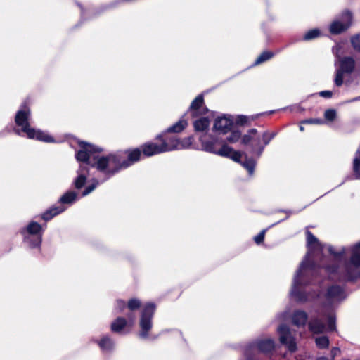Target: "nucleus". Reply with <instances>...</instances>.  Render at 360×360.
I'll return each instance as SVG.
<instances>
[{
  "label": "nucleus",
  "instance_id": "obj_8",
  "mask_svg": "<svg viewBox=\"0 0 360 360\" xmlns=\"http://www.w3.org/2000/svg\"><path fill=\"white\" fill-rule=\"evenodd\" d=\"M209 112L208 108L205 105L204 96L202 94L198 95L191 102L186 114L190 112L193 118L200 116H204Z\"/></svg>",
  "mask_w": 360,
  "mask_h": 360
},
{
  "label": "nucleus",
  "instance_id": "obj_10",
  "mask_svg": "<svg viewBox=\"0 0 360 360\" xmlns=\"http://www.w3.org/2000/svg\"><path fill=\"white\" fill-rule=\"evenodd\" d=\"M233 125V118L231 115H223L214 120L213 129L222 134L231 131Z\"/></svg>",
  "mask_w": 360,
  "mask_h": 360
},
{
  "label": "nucleus",
  "instance_id": "obj_52",
  "mask_svg": "<svg viewBox=\"0 0 360 360\" xmlns=\"http://www.w3.org/2000/svg\"><path fill=\"white\" fill-rule=\"evenodd\" d=\"M325 269L327 272L330 274H335L338 270V266L337 265H327L325 267Z\"/></svg>",
  "mask_w": 360,
  "mask_h": 360
},
{
  "label": "nucleus",
  "instance_id": "obj_39",
  "mask_svg": "<svg viewBox=\"0 0 360 360\" xmlns=\"http://www.w3.org/2000/svg\"><path fill=\"white\" fill-rule=\"evenodd\" d=\"M99 184V182L97 179H94V182L89 185H88L83 192L82 193V196H86L91 193Z\"/></svg>",
  "mask_w": 360,
  "mask_h": 360
},
{
  "label": "nucleus",
  "instance_id": "obj_20",
  "mask_svg": "<svg viewBox=\"0 0 360 360\" xmlns=\"http://www.w3.org/2000/svg\"><path fill=\"white\" fill-rule=\"evenodd\" d=\"M95 342L105 352H111L115 345L113 340L108 335L103 336L99 340H95Z\"/></svg>",
  "mask_w": 360,
  "mask_h": 360
},
{
  "label": "nucleus",
  "instance_id": "obj_56",
  "mask_svg": "<svg viewBox=\"0 0 360 360\" xmlns=\"http://www.w3.org/2000/svg\"><path fill=\"white\" fill-rule=\"evenodd\" d=\"M359 99H360V97H358V98H354L352 101H358V100H359Z\"/></svg>",
  "mask_w": 360,
  "mask_h": 360
},
{
  "label": "nucleus",
  "instance_id": "obj_34",
  "mask_svg": "<svg viewBox=\"0 0 360 360\" xmlns=\"http://www.w3.org/2000/svg\"><path fill=\"white\" fill-rule=\"evenodd\" d=\"M257 134V130L256 129H251L248 130V134H245L241 138V143L244 146H248L252 139L254 138L252 135H256Z\"/></svg>",
  "mask_w": 360,
  "mask_h": 360
},
{
  "label": "nucleus",
  "instance_id": "obj_14",
  "mask_svg": "<svg viewBox=\"0 0 360 360\" xmlns=\"http://www.w3.org/2000/svg\"><path fill=\"white\" fill-rule=\"evenodd\" d=\"M141 307V302L137 298H131L127 302V309L129 312L126 313V316L129 322L134 323L135 320L134 311L139 310Z\"/></svg>",
  "mask_w": 360,
  "mask_h": 360
},
{
  "label": "nucleus",
  "instance_id": "obj_55",
  "mask_svg": "<svg viewBox=\"0 0 360 360\" xmlns=\"http://www.w3.org/2000/svg\"><path fill=\"white\" fill-rule=\"evenodd\" d=\"M316 360H333V359H330V358L326 357V356H321V357H318L316 359Z\"/></svg>",
  "mask_w": 360,
  "mask_h": 360
},
{
  "label": "nucleus",
  "instance_id": "obj_45",
  "mask_svg": "<svg viewBox=\"0 0 360 360\" xmlns=\"http://www.w3.org/2000/svg\"><path fill=\"white\" fill-rule=\"evenodd\" d=\"M127 308V303L122 300H117L116 301L115 309L118 313L123 312L124 310Z\"/></svg>",
  "mask_w": 360,
  "mask_h": 360
},
{
  "label": "nucleus",
  "instance_id": "obj_4",
  "mask_svg": "<svg viewBox=\"0 0 360 360\" xmlns=\"http://www.w3.org/2000/svg\"><path fill=\"white\" fill-rule=\"evenodd\" d=\"M320 269L314 260L306 259L300 264L294 279L295 286L292 290V295L297 302L304 303L309 300V293L300 290L298 287L314 284Z\"/></svg>",
  "mask_w": 360,
  "mask_h": 360
},
{
  "label": "nucleus",
  "instance_id": "obj_42",
  "mask_svg": "<svg viewBox=\"0 0 360 360\" xmlns=\"http://www.w3.org/2000/svg\"><path fill=\"white\" fill-rule=\"evenodd\" d=\"M353 171L356 179H360V157L354 158L353 162Z\"/></svg>",
  "mask_w": 360,
  "mask_h": 360
},
{
  "label": "nucleus",
  "instance_id": "obj_15",
  "mask_svg": "<svg viewBox=\"0 0 360 360\" xmlns=\"http://www.w3.org/2000/svg\"><path fill=\"white\" fill-rule=\"evenodd\" d=\"M344 294V289L338 285H331L328 287L325 294L326 299L331 302L333 299L340 298Z\"/></svg>",
  "mask_w": 360,
  "mask_h": 360
},
{
  "label": "nucleus",
  "instance_id": "obj_5",
  "mask_svg": "<svg viewBox=\"0 0 360 360\" xmlns=\"http://www.w3.org/2000/svg\"><path fill=\"white\" fill-rule=\"evenodd\" d=\"M46 227V223L41 225L37 221H31L20 230V234L30 248H40L43 234Z\"/></svg>",
  "mask_w": 360,
  "mask_h": 360
},
{
  "label": "nucleus",
  "instance_id": "obj_28",
  "mask_svg": "<svg viewBox=\"0 0 360 360\" xmlns=\"http://www.w3.org/2000/svg\"><path fill=\"white\" fill-rule=\"evenodd\" d=\"M350 263L356 266H360V242L356 243L352 250Z\"/></svg>",
  "mask_w": 360,
  "mask_h": 360
},
{
  "label": "nucleus",
  "instance_id": "obj_24",
  "mask_svg": "<svg viewBox=\"0 0 360 360\" xmlns=\"http://www.w3.org/2000/svg\"><path fill=\"white\" fill-rule=\"evenodd\" d=\"M200 141L203 150L213 154L217 153V151L218 150L217 148V144L218 143L217 139L212 138L211 140L205 141L200 138Z\"/></svg>",
  "mask_w": 360,
  "mask_h": 360
},
{
  "label": "nucleus",
  "instance_id": "obj_21",
  "mask_svg": "<svg viewBox=\"0 0 360 360\" xmlns=\"http://www.w3.org/2000/svg\"><path fill=\"white\" fill-rule=\"evenodd\" d=\"M244 160L241 161L240 165L248 171L250 176L255 173L257 161L252 157H249L247 153H243Z\"/></svg>",
  "mask_w": 360,
  "mask_h": 360
},
{
  "label": "nucleus",
  "instance_id": "obj_29",
  "mask_svg": "<svg viewBox=\"0 0 360 360\" xmlns=\"http://www.w3.org/2000/svg\"><path fill=\"white\" fill-rule=\"evenodd\" d=\"M193 141L194 137L193 135L184 139L179 138L178 150L189 148L192 146Z\"/></svg>",
  "mask_w": 360,
  "mask_h": 360
},
{
  "label": "nucleus",
  "instance_id": "obj_2",
  "mask_svg": "<svg viewBox=\"0 0 360 360\" xmlns=\"http://www.w3.org/2000/svg\"><path fill=\"white\" fill-rule=\"evenodd\" d=\"M78 145L79 149L77 151L75 158L77 161L86 164L85 166L95 167L108 178L113 176L121 171L115 172L117 165L112 162V156L122 153L124 150L114 153H109L105 156H99L98 154L103 151L101 148L83 141H79Z\"/></svg>",
  "mask_w": 360,
  "mask_h": 360
},
{
  "label": "nucleus",
  "instance_id": "obj_17",
  "mask_svg": "<svg viewBox=\"0 0 360 360\" xmlns=\"http://www.w3.org/2000/svg\"><path fill=\"white\" fill-rule=\"evenodd\" d=\"M186 115V113H184L178 122L168 127L166 129L167 130V132L176 134L181 133L184 130H185L188 125V121L185 118Z\"/></svg>",
  "mask_w": 360,
  "mask_h": 360
},
{
  "label": "nucleus",
  "instance_id": "obj_6",
  "mask_svg": "<svg viewBox=\"0 0 360 360\" xmlns=\"http://www.w3.org/2000/svg\"><path fill=\"white\" fill-rule=\"evenodd\" d=\"M157 306L154 302H147L141 311L139 336L146 339L153 328V319L155 315Z\"/></svg>",
  "mask_w": 360,
  "mask_h": 360
},
{
  "label": "nucleus",
  "instance_id": "obj_36",
  "mask_svg": "<svg viewBox=\"0 0 360 360\" xmlns=\"http://www.w3.org/2000/svg\"><path fill=\"white\" fill-rule=\"evenodd\" d=\"M276 132L266 131L262 134V145L267 146L271 141L276 136Z\"/></svg>",
  "mask_w": 360,
  "mask_h": 360
},
{
  "label": "nucleus",
  "instance_id": "obj_32",
  "mask_svg": "<svg viewBox=\"0 0 360 360\" xmlns=\"http://www.w3.org/2000/svg\"><path fill=\"white\" fill-rule=\"evenodd\" d=\"M233 149V148L229 146L225 142H224L221 144V147L217 151L216 155L229 158Z\"/></svg>",
  "mask_w": 360,
  "mask_h": 360
},
{
  "label": "nucleus",
  "instance_id": "obj_40",
  "mask_svg": "<svg viewBox=\"0 0 360 360\" xmlns=\"http://www.w3.org/2000/svg\"><path fill=\"white\" fill-rule=\"evenodd\" d=\"M244 153H241L238 150H235L233 149L231 155H229V159L232 160L233 161L240 164L242 161V157L243 156Z\"/></svg>",
  "mask_w": 360,
  "mask_h": 360
},
{
  "label": "nucleus",
  "instance_id": "obj_33",
  "mask_svg": "<svg viewBox=\"0 0 360 360\" xmlns=\"http://www.w3.org/2000/svg\"><path fill=\"white\" fill-rule=\"evenodd\" d=\"M315 342L319 349H326L330 345L329 338L325 335L317 337L315 340Z\"/></svg>",
  "mask_w": 360,
  "mask_h": 360
},
{
  "label": "nucleus",
  "instance_id": "obj_31",
  "mask_svg": "<svg viewBox=\"0 0 360 360\" xmlns=\"http://www.w3.org/2000/svg\"><path fill=\"white\" fill-rule=\"evenodd\" d=\"M274 53L271 51H264L257 58L255 65L263 63L274 56Z\"/></svg>",
  "mask_w": 360,
  "mask_h": 360
},
{
  "label": "nucleus",
  "instance_id": "obj_19",
  "mask_svg": "<svg viewBox=\"0 0 360 360\" xmlns=\"http://www.w3.org/2000/svg\"><path fill=\"white\" fill-rule=\"evenodd\" d=\"M210 124V120L207 117H203L195 120L193 123V129L194 131L198 132H205L208 130Z\"/></svg>",
  "mask_w": 360,
  "mask_h": 360
},
{
  "label": "nucleus",
  "instance_id": "obj_11",
  "mask_svg": "<svg viewBox=\"0 0 360 360\" xmlns=\"http://www.w3.org/2000/svg\"><path fill=\"white\" fill-rule=\"evenodd\" d=\"M66 210L65 205H52L48 210L41 213L38 217L45 222L51 221L57 215L61 214Z\"/></svg>",
  "mask_w": 360,
  "mask_h": 360
},
{
  "label": "nucleus",
  "instance_id": "obj_7",
  "mask_svg": "<svg viewBox=\"0 0 360 360\" xmlns=\"http://www.w3.org/2000/svg\"><path fill=\"white\" fill-rule=\"evenodd\" d=\"M274 348L275 343L272 339L257 340L245 349V356L246 360H257L255 349L261 353L269 354L274 351Z\"/></svg>",
  "mask_w": 360,
  "mask_h": 360
},
{
  "label": "nucleus",
  "instance_id": "obj_38",
  "mask_svg": "<svg viewBox=\"0 0 360 360\" xmlns=\"http://www.w3.org/2000/svg\"><path fill=\"white\" fill-rule=\"evenodd\" d=\"M328 330L330 332L336 331V317L333 314H330L327 320Z\"/></svg>",
  "mask_w": 360,
  "mask_h": 360
},
{
  "label": "nucleus",
  "instance_id": "obj_27",
  "mask_svg": "<svg viewBox=\"0 0 360 360\" xmlns=\"http://www.w3.org/2000/svg\"><path fill=\"white\" fill-rule=\"evenodd\" d=\"M278 333H279V340L281 344L287 345L288 340L290 338V330L288 326L285 324L281 325L278 328Z\"/></svg>",
  "mask_w": 360,
  "mask_h": 360
},
{
  "label": "nucleus",
  "instance_id": "obj_13",
  "mask_svg": "<svg viewBox=\"0 0 360 360\" xmlns=\"http://www.w3.org/2000/svg\"><path fill=\"white\" fill-rule=\"evenodd\" d=\"M355 65V60L352 57L344 56L340 60V67L338 70L350 74L354 70Z\"/></svg>",
  "mask_w": 360,
  "mask_h": 360
},
{
  "label": "nucleus",
  "instance_id": "obj_3",
  "mask_svg": "<svg viewBox=\"0 0 360 360\" xmlns=\"http://www.w3.org/2000/svg\"><path fill=\"white\" fill-rule=\"evenodd\" d=\"M31 110L27 102H24L15 116V123L20 128L14 129L18 136H25L29 139H34L44 143H54L55 139L41 129L32 128L30 123Z\"/></svg>",
  "mask_w": 360,
  "mask_h": 360
},
{
  "label": "nucleus",
  "instance_id": "obj_54",
  "mask_svg": "<svg viewBox=\"0 0 360 360\" xmlns=\"http://www.w3.org/2000/svg\"><path fill=\"white\" fill-rule=\"evenodd\" d=\"M319 95L326 98H330L333 96V92L331 91H321L319 92Z\"/></svg>",
  "mask_w": 360,
  "mask_h": 360
},
{
  "label": "nucleus",
  "instance_id": "obj_43",
  "mask_svg": "<svg viewBox=\"0 0 360 360\" xmlns=\"http://www.w3.org/2000/svg\"><path fill=\"white\" fill-rule=\"evenodd\" d=\"M337 116L336 110L334 109H327L324 112V117L326 120L333 122Z\"/></svg>",
  "mask_w": 360,
  "mask_h": 360
},
{
  "label": "nucleus",
  "instance_id": "obj_26",
  "mask_svg": "<svg viewBox=\"0 0 360 360\" xmlns=\"http://www.w3.org/2000/svg\"><path fill=\"white\" fill-rule=\"evenodd\" d=\"M127 325V321L124 317H117L111 323L110 329L113 333H120Z\"/></svg>",
  "mask_w": 360,
  "mask_h": 360
},
{
  "label": "nucleus",
  "instance_id": "obj_51",
  "mask_svg": "<svg viewBox=\"0 0 360 360\" xmlns=\"http://www.w3.org/2000/svg\"><path fill=\"white\" fill-rule=\"evenodd\" d=\"M341 351L339 347H333L330 350V359L335 360V356L340 354Z\"/></svg>",
  "mask_w": 360,
  "mask_h": 360
},
{
  "label": "nucleus",
  "instance_id": "obj_53",
  "mask_svg": "<svg viewBox=\"0 0 360 360\" xmlns=\"http://www.w3.org/2000/svg\"><path fill=\"white\" fill-rule=\"evenodd\" d=\"M286 345H288L289 351L292 352H295L297 349L296 342L293 340H291L290 341L288 340V344Z\"/></svg>",
  "mask_w": 360,
  "mask_h": 360
},
{
  "label": "nucleus",
  "instance_id": "obj_46",
  "mask_svg": "<svg viewBox=\"0 0 360 360\" xmlns=\"http://www.w3.org/2000/svg\"><path fill=\"white\" fill-rule=\"evenodd\" d=\"M265 233H266V230L264 229L262 231H260L257 236H255L254 237V241L255 242V243L259 245L264 242V237H265Z\"/></svg>",
  "mask_w": 360,
  "mask_h": 360
},
{
  "label": "nucleus",
  "instance_id": "obj_48",
  "mask_svg": "<svg viewBox=\"0 0 360 360\" xmlns=\"http://www.w3.org/2000/svg\"><path fill=\"white\" fill-rule=\"evenodd\" d=\"M357 276L349 269L347 270L345 281L347 282H354L357 279Z\"/></svg>",
  "mask_w": 360,
  "mask_h": 360
},
{
  "label": "nucleus",
  "instance_id": "obj_30",
  "mask_svg": "<svg viewBox=\"0 0 360 360\" xmlns=\"http://www.w3.org/2000/svg\"><path fill=\"white\" fill-rule=\"evenodd\" d=\"M321 32L319 29L314 28L308 30L302 37L304 41H311L321 37Z\"/></svg>",
  "mask_w": 360,
  "mask_h": 360
},
{
  "label": "nucleus",
  "instance_id": "obj_22",
  "mask_svg": "<svg viewBox=\"0 0 360 360\" xmlns=\"http://www.w3.org/2000/svg\"><path fill=\"white\" fill-rule=\"evenodd\" d=\"M248 146H250L251 153L255 154L257 158L262 155L264 150V146L262 145L259 136L253 138Z\"/></svg>",
  "mask_w": 360,
  "mask_h": 360
},
{
  "label": "nucleus",
  "instance_id": "obj_41",
  "mask_svg": "<svg viewBox=\"0 0 360 360\" xmlns=\"http://www.w3.org/2000/svg\"><path fill=\"white\" fill-rule=\"evenodd\" d=\"M351 44L354 51L360 53V34H357L351 38Z\"/></svg>",
  "mask_w": 360,
  "mask_h": 360
},
{
  "label": "nucleus",
  "instance_id": "obj_16",
  "mask_svg": "<svg viewBox=\"0 0 360 360\" xmlns=\"http://www.w3.org/2000/svg\"><path fill=\"white\" fill-rule=\"evenodd\" d=\"M308 321V314L303 310H295L292 316V321L294 326L297 327L304 326Z\"/></svg>",
  "mask_w": 360,
  "mask_h": 360
},
{
  "label": "nucleus",
  "instance_id": "obj_44",
  "mask_svg": "<svg viewBox=\"0 0 360 360\" xmlns=\"http://www.w3.org/2000/svg\"><path fill=\"white\" fill-rule=\"evenodd\" d=\"M344 74H345V72H343L339 70H336L334 82L337 86H341L342 85Z\"/></svg>",
  "mask_w": 360,
  "mask_h": 360
},
{
  "label": "nucleus",
  "instance_id": "obj_9",
  "mask_svg": "<svg viewBox=\"0 0 360 360\" xmlns=\"http://www.w3.org/2000/svg\"><path fill=\"white\" fill-rule=\"evenodd\" d=\"M343 18L345 19V22H342L339 20L333 21L329 28L330 34L334 35L340 34L348 30L352 22V14L349 11H345L342 13Z\"/></svg>",
  "mask_w": 360,
  "mask_h": 360
},
{
  "label": "nucleus",
  "instance_id": "obj_47",
  "mask_svg": "<svg viewBox=\"0 0 360 360\" xmlns=\"http://www.w3.org/2000/svg\"><path fill=\"white\" fill-rule=\"evenodd\" d=\"M328 252L331 255H333L336 259H341L345 254L344 250L340 252H337L334 250L333 247H330L328 248Z\"/></svg>",
  "mask_w": 360,
  "mask_h": 360
},
{
  "label": "nucleus",
  "instance_id": "obj_37",
  "mask_svg": "<svg viewBox=\"0 0 360 360\" xmlns=\"http://www.w3.org/2000/svg\"><path fill=\"white\" fill-rule=\"evenodd\" d=\"M241 138V132L239 130H234L231 132L229 136L226 138V141L231 143L238 142Z\"/></svg>",
  "mask_w": 360,
  "mask_h": 360
},
{
  "label": "nucleus",
  "instance_id": "obj_18",
  "mask_svg": "<svg viewBox=\"0 0 360 360\" xmlns=\"http://www.w3.org/2000/svg\"><path fill=\"white\" fill-rule=\"evenodd\" d=\"M307 248L309 252L321 250V246L318 238L310 231H306Z\"/></svg>",
  "mask_w": 360,
  "mask_h": 360
},
{
  "label": "nucleus",
  "instance_id": "obj_12",
  "mask_svg": "<svg viewBox=\"0 0 360 360\" xmlns=\"http://www.w3.org/2000/svg\"><path fill=\"white\" fill-rule=\"evenodd\" d=\"M77 172L78 175L73 181V186L76 189L79 190L86 183L87 177L89 175V167L88 166H80Z\"/></svg>",
  "mask_w": 360,
  "mask_h": 360
},
{
  "label": "nucleus",
  "instance_id": "obj_1",
  "mask_svg": "<svg viewBox=\"0 0 360 360\" xmlns=\"http://www.w3.org/2000/svg\"><path fill=\"white\" fill-rule=\"evenodd\" d=\"M178 136L165 129L155 136V141H147L139 147L129 148L122 153L112 155V162L117 165L115 172L126 169L142 159L178 150Z\"/></svg>",
  "mask_w": 360,
  "mask_h": 360
},
{
  "label": "nucleus",
  "instance_id": "obj_23",
  "mask_svg": "<svg viewBox=\"0 0 360 360\" xmlns=\"http://www.w3.org/2000/svg\"><path fill=\"white\" fill-rule=\"evenodd\" d=\"M309 330L314 334L323 333L325 325L319 318H314L308 323Z\"/></svg>",
  "mask_w": 360,
  "mask_h": 360
},
{
  "label": "nucleus",
  "instance_id": "obj_49",
  "mask_svg": "<svg viewBox=\"0 0 360 360\" xmlns=\"http://www.w3.org/2000/svg\"><path fill=\"white\" fill-rule=\"evenodd\" d=\"M309 300H316L320 297V291L319 290H311L310 292H307Z\"/></svg>",
  "mask_w": 360,
  "mask_h": 360
},
{
  "label": "nucleus",
  "instance_id": "obj_35",
  "mask_svg": "<svg viewBox=\"0 0 360 360\" xmlns=\"http://www.w3.org/2000/svg\"><path fill=\"white\" fill-rule=\"evenodd\" d=\"M252 120H254L253 117H248L246 115H240L237 116V117L236 118L235 122H236V125L245 126L246 124H248L250 122V121H252Z\"/></svg>",
  "mask_w": 360,
  "mask_h": 360
},
{
  "label": "nucleus",
  "instance_id": "obj_57",
  "mask_svg": "<svg viewBox=\"0 0 360 360\" xmlns=\"http://www.w3.org/2000/svg\"><path fill=\"white\" fill-rule=\"evenodd\" d=\"M300 131H303L304 130V127L302 126H300Z\"/></svg>",
  "mask_w": 360,
  "mask_h": 360
},
{
  "label": "nucleus",
  "instance_id": "obj_50",
  "mask_svg": "<svg viewBox=\"0 0 360 360\" xmlns=\"http://www.w3.org/2000/svg\"><path fill=\"white\" fill-rule=\"evenodd\" d=\"M302 123L321 124L323 123V120L319 119V118H310V119L303 120L302 122Z\"/></svg>",
  "mask_w": 360,
  "mask_h": 360
},
{
  "label": "nucleus",
  "instance_id": "obj_25",
  "mask_svg": "<svg viewBox=\"0 0 360 360\" xmlns=\"http://www.w3.org/2000/svg\"><path fill=\"white\" fill-rule=\"evenodd\" d=\"M77 199V194L74 191H68L65 193L58 200V203L60 205H64L65 204L72 205L73 204Z\"/></svg>",
  "mask_w": 360,
  "mask_h": 360
}]
</instances>
